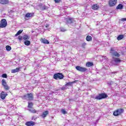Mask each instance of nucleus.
I'll use <instances>...</instances> for the list:
<instances>
[{
    "label": "nucleus",
    "mask_w": 126,
    "mask_h": 126,
    "mask_svg": "<svg viewBox=\"0 0 126 126\" xmlns=\"http://www.w3.org/2000/svg\"><path fill=\"white\" fill-rule=\"evenodd\" d=\"M116 112L117 113V114H116L117 115V116H120L121 114H122V113L124 112V109H118L117 110H116Z\"/></svg>",
    "instance_id": "obj_15"
},
{
    "label": "nucleus",
    "mask_w": 126,
    "mask_h": 126,
    "mask_svg": "<svg viewBox=\"0 0 126 126\" xmlns=\"http://www.w3.org/2000/svg\"><path fill=\"white\" fill-rule=\"evenodd\" d=\"M22 32H23V30H19L15 34V36H18V35H20Z\"/></svg>",
    "instance_id": "obj_28"
},
{
    "label": "nucleus",
    "mask_w": 126,
    "mask_h": 126,
    "mask_svg": "<svg viewBox=\"0 0 126 126\" xmlns=\"http://www.w3.org/2000/svg\"><path fill=\"white\" fill-rule=\"evenodd\" d=\"M19 40H20V41H22V36H19Z\"/></svg>",
    "instance_id": "obj_41"
},
{
    "label": "nucleus",
    "mask_w": 126,
    "mask_h": 126,
    "mask_svg": "<svg viewBox=\"0 0 126 126\" xmlns=\"http://www.w3.org/2000/svg\"><path fill=\"white\" fill-rule=\"evenodd\" d=\"M49 25H48V24H46L45 25V27L46 28H48V27H49Z\"/></svg>",
    "instance_id": "obj_43"
},
{
    "label": "nucleus",
    "mask_w": 126,
    "mask_h": 126,
    "mask_svg": "<svg viewBox=\"0 0 126 126\" xmlns=\"http://www.w3.org/2000/svg\"><path fill=\"white\" fill-rule=\"evenodd\" d=\"M55 2H60L61 1V0H55Z\"/></svg>",
    "instance_id": "obj_42"
},
{
    "label": "nucleus",
    "mask_w": 126,
    "mask_h": 126,
    "mask_svg": "<svg viewBox=\"0 0 126 126\" xmlns=\"http://www.w3.org/2000/svg\"><path fill=\"white\" fill-rule=\"evenodd\" d=\"M61 111L62 114H64V115H65V114H66V111H65V110L64 109H62Z\"/></svg>",
    "instance_id": "obj_33"
},
{
    "label": "nucleus",
    "mask_w": 126,
    "mask_h": 126,
    "mask_svg": "<svg viewBox=\"0 0 126 126\" xmlns=\"http://www.w3.org/2000/svg\"><path fill=\"white\" fill-rule=\"evenodd\" d=\"M6 51H10L11 50V47H10L9 45H7L6 46Z\"/></svg>",
    "instance_id": "obj_30"
},
{
    "label": "nucleus",
    "mask_w": 126,
    "mask_h": 126,
    "mask_svg": "<svg viewBox=\"0 0 126 126\" xmlns=\"http://www.w3.org/2000/svg\"><path fill=\"white\" fill-rule=\"evenodd\" d=\"M60 30L61 32H64V31H66V30L63 28H61Z\"/></svg>",
    "instance_id": "obj_34"
},
{
    "label": "nucleus",
    "mask_w": 126,
    "mask_h": 126,
    "mask_svg": "<svg viewBox=\"0 0 126 126\" xmlns=\"http://www.w3.org/2000/svg\"><path fill=\"white\" fill-rule=\"evenodd\" d=\"M76 69L78 70V71H80L81 72H85L88 70L87 68L84 67H81L80 66H76Z\"/></svg>",
    "instance_id": "obj_7"
},
{
    "label": "nucleus",
    "mask_w": 126,
    "mask_h": 126,
    "mask_svg": "<svg viewBox=\"0 0 126 126\" xmlns=\"http://www.w3.org/2000/svg\"><path fill=\"white\" fill-rule=\"evenodd\" d=\"M94 64L92 62H87L86 63V66L88 67H91V66H93Z\"/></svg>",
    "instance_id": "obj_19"
},
{
    "label": "nucleus",
    "mask_w": 126,
    "mask_h": 126,
    "mask_svg": "<svg viewBox=\"0 0 126 126\" xmlns=\"http://www.w3.org/2000/svg\"><path fill=\"white\" fill-rule=\"evenodd\" d=\"M26 126H35V122L33 121H30V122H27L25 124Z\"/></svg>",
    "instance_id": "obj_13"
},
{
    "label": "nucleus",
    "mask_w": 126,
    "mask_h": 126,
    "mask_svg": "<svg viewBox=\"0 0 126 126\" xmlns=\"http://www.w3.org/2000/svg\"><path fill=\"white\" fill-rule=\"evenodd\" d=\"M23 39L25 41H27V40H29L30 39V36H28V35L25 34L23 36Z\"/></svg>",
    "instance_id": "obj_21"
},
{
    "label": "nucleus",
    "mask_w": 126,
    "mask_h": 126,
    "mask_svg": "<svg viewBox=\"0 0 126 126\" xmlns=\"http://www.w3.org/2000/svg\"><path fill=\"white\" fill-rule=\"evenodd\" d=\"M28 110L31 112V113H32L33 114H35V113H36V110L33 109V108H31V109H29Z\"/></svg>",
    "instance_id": "obj_25"
},
{
    "label": "nucleus",
    "mask_w": 126,
    "mask_h": 126,
    "mask_svg": "<svg viewBox=\"0 0 126 126\" xmlns=\"http://www.w3.org/2000/svg\"><path fill=\"white\" fill-rule=\"evenodd\" d=\"M8 2V0H0V3L1 4H7Z\"/></svg>",
    "instance_id": "obj_16"
},
{
    "label": "nucleus",
    "mask_w": 126,
    "mask_h": 126,
    "mask_svg": "<svg viewBox=\"0 0 126 126\" xmlns=\"http://www.w3.org/2000/svg\"><path fill=\"white\" fill-rule=\"evenodd\" d=\"M122 39H124V35H123V34L119 35L117 37V40H118V41H120V40H122Z\"/></svg>",
    "instance_id": "obj_23"
},
{
    "label": "nucleus",
    "mask_w": 126,
    "mask_h": 126,
    "mask_svg": "<svg viewBox=\"0 0 126 126\" xmlns=\"http://www.w3.org/2000/svg\"><path fill=\"white\" fill-rule=\"evenodd\" d=\"M38 6L41 9V10H46V9H48V8H49L48 6L43 4L42 3H40L38 5Z\"/></svg>",
    "instance_id": "obj_10"
},
{
    "label": "nucleus",
    "mask_w": 126,
    "mask_h": 126,
    "mask_svg": "<svg viewBox=\"0 0 126 126\" xmlns=\"http://www.w3.org/2000/svg\"><path fill=\"white\" fill-rule=\"evenodd\" d=\"M32 16H34V13H28L25 15V17H27V18L32 17Z\"/></svg>",
    "instance_id": "obj_14"
},
{
    "label": "nucleus",
    "mask_w": 126,
    "mask_h": 126,
    "mask_svg": "<svg viewBox=\"0 0 126 126\" xmlns=\"http://www.w3.org/2000/svg\"><path fill=\"white\" fill-rule=\"evenodd\" d=\"M42 42L44 44H49L50 43L48 40L45 39L42 40Z\"/></svg>",
    "instance_id": "obj_29"
},
{
    "label": "nucleus",
    "mask_w": 126,
    "mask_h": 126,
    "mask_svg": "<svg viewBox=\"0 0 126 126\" xmlns=\"http://www.w3.org/2000/svg\"><path fill=\"white\" fill-rule=\"evenodd\" d=\"M49 115V111H45L44 112H43L41 116L42 117V118H46L47 117V115Z\"/></svg>",
    "instance_id": "obj_18"
},
{
    "label": "nucleus",
    "mask_w": 126,
    "mask_h": 126,
    "mask_svg": "<svg viewBox=\"0 0 126 126\" xmlns=\"http://www.w3.org/2000/svg\"><path fill=\"white\" fill-rule=\"evenodd\" d=\"M72 84V83L71 82H69V83H67V84H66V86H69L70 85H71Z\"/></svg>",
    "instance_id": "obj_35"
},
{
    "label": "nucleus",
    "mask_w": 126,
    "mask_h": 126,
    "mask_svg": "<svg viewBox=\"0 0 126 126\" xmlns=\"http://www.w3.org/2000/svg\"><path fill=\"white\" fill-rule=\"evenodd\" d=\"M117 73H118V71L111 72L110 73V74H111V75H112L113 76H114V74H117Z\"/></svg>",
    "instance_id": "obj_31"
},
{
    "label": "nucleus",
    "mask_w": 126,
    "mask_h": 126,
    "mask_svg": "<svg viewBox=\"0 0 126 126\" xmlns=\"http://www.w3.org/2000/svg\"><path fill=\"white\" fill-rule=\"evenodd\" d=\"M19 69H20V68H16V69H12L11 70V73H15V72H18V71H19Z\"/></svg>",
    "instance_id": "obj_20"
},
{
    "label": "nucleus",
    "mask_w": 126,
    "mask_h": 126,
    "mask_svg": "<svg viewBox=\"0 0 126 126\" xmlns=\"http://www.w3.org/2000/svg\"><path fill=\"white\" fill-rule=\"evenodd\" d=\"M0 98L2 99V100H4L5 99V97L7 96V93H4V92H2L0 93Z\"/></svg>",
    "instance_id": "obj_11"
},
{
    "label": "nucleus",
    "mask_w": 126,
    "mask_h": 126,
    "mask_svg": "<svg viewBox=\"0 0 126 126\" xmlns=\"http://www.w3.org/2000/svg\"><path fill=\"white\" fill-rule=\"evenodd\" d=\"M108 97V95L105 93H101L98 94L97 95H96L94 99L95 100H102V99H105V98H107Z\"/></svg>",
    "instance_id": "obj_2"
},
{
    "label": "nucleus",
    "mask_w": 126,
    "mask_h": 126,
    "mask_svg": "<svg viewBox=\"0 0 126 126\" xmlns=\"http://www.w3.org/2000/svg\"><path fill=\"white\" fill-rule=\"evenodd\" d=\"M2 77H3V78H6V77H7V75L6 73L3 74L2 75Z\"/></svg>",
    "instance_id": "obj_32"
},
{
    "label": "nucleus",
    "mask_w": 126,
    "mask_h": 126,
    "mask_svg": "<svg viewBox=\"0 0 126 126\" xmlns=\"http://www.w3.org/2000/svg\"><path fill=\"white\" fill-rule=\"evenodd\" d=\"M23 100H27V101H32L33 100V94L32 93L27 94L22 96H21Z\"/></svg>",
    "instance_id": "obj_1"
},
{
    "label": "nucleus",
    "mask_w": 126,
    "mask_h": 126,
    "mask_svg": "<svg viewBox=\"0 0 126 126\" xmlns=\"http://www.w3.org/2000/svg\"><path fill=\"white\" fill-rule=\"evenodd\" d=\"M117 9H123L124 6L122 4H119L116 7Z\"/></svg>",
    "instance_id": "obj_22"
},
{
    "label": "nucleus",
    "mask_w": 126,
    "mask_h": 126,
    "mask_svg": "<svg viewBox=\"0 0 126 126\" xmlns=\"http://www.w3.org/2000/svg\"><path fill=\"white\" fill-rule=\"evenodd\" d=\"M122 62V60L119 58L113 57L112 63L114 65H118L120 63Z\"/></svg>",
    "instance_id": "obj_5"
},
{
    "label": "nucleus",
    "mask_w": 126,
    "mask_h": 126,
    "mask_svg": "<svg viewBox=\"0 0 126 126\" xmlns=\"http://www.w3.org/2000/svg\"><path fill=\"white\" fill-rule=\"evenodd\" d=\"M108 84H109V85H112V84H113V81L108 82Z\"/></svg>",
    "instance_id": "obj_39"
},
{
    "label": "nucleus",
    "mask_w": 126,
    "mask_h": 126,
    "mask_svg": "<svg viewBox=\"0 0 126 126\" xmlns=\"http://www.w3.org/2000/svg\"><path fill=\"white\" fill-rule=\"evenodd\" d=\"M86 40L88 41V42H89V41L92 40V37H91V36H90V35H88L86 37Z\"/></svg>",
    "instance_id": "obj_24"
},
{
    "label": "nucleus",
    "mask_w": 126,
    "mask_h": 126,
    "mask_svg": "<svg viewBox=\"0 0 126 126\" xmlns=\"http://www.w3.org/2000/svg\"><path fill=\"white\" fill-rule=\"evenodd\" d=\"M6 26H7V22L5 19H2L1 20L0 24V28H4Z\"/></svg>",
    "instance_id": "obj_6"
},
{
    "label": "nucleus",
    "mask_w": 126,
    "mask_h": 126,
    "mask_svg": "<svg viewBox=\"0 0 126 126\" xmlns=\"http://www.w3.org/2000/svg\"><path fill=\"white\" fill-rule=\"evenodd\" d=\"M63 77H64L63 74L61 73H57L53 75V78H54V79H56V80H58L59 79H63Z\"/></svg>",
    "instance_id": "obj_4"
},
{
    "label": "nucleus",
    "mask_w": 126,
    "mask_h": 126,
    "mask_svg": "<svg viewBox=\"0 0 126 126\" xmlns=\"http://www.w3.org/2000/svg\"><path fill=\"white\" fill-rule=\"evenodd\" d=\"M121 21H126V18H122V19H121Z\"/></svg>",
    "instance_id": "obj_40"
},
{
    "label": "nucleus",
    "mask_w": 126,
    "mask_h": 126,
    "mask_svg": "<svg viewBox=\"0 0 126 126\" xmlns=\"http://www.w3.org/2000/svg\"><path fill=\"white\" fill-rule=\"evenodd\" d=\"M110 54L111 56H113L114 57H116L117 58H120L121 55L117 52V51L115 50V49L112 47L110 49Z\"/></svg>",
    "instance_id": "obj_3"
},
{
    "label": "nucleus",
    "mask_w": 126,
    "mask_h": 126,
    "mask_svg": "<svg viewBox=\"0 0 126 126\" xmlns=\"http://www.w3.org/2000/svg\"><path fill=\"white\" fill-rule=\"evenodd\" d=\"M118 0H109L108 4L109 6H114L115 4H117Z\"/></svg>",
    "instance_id": "obj_9"
},
{
    "label": "nucleus",
    "mask_w": 126,
    "mask_h": 126,
    "mask_svg": "<svg viewBox=\"0 0 126 126\" xmlns=\"http://www.w3.org/2000/svg\"><path fill=\"white\" fill-rule=\"evenodd\" d=\"M24 44H25V45H26V46H29V45H30V44H31L30 41H29V40H26L24 42Z\"/></svg>",
    "instance_id": "obj_26"
},
{
    "label": "nucleus",
    "mask_w": 126,
    "mask_h": 126,
    "mask_svg": "<svg viewBox=\"0 0 126 126\" xmlns=\"http://www.w3.org/2000/svg\"><path fill=\"white\" fill-rule=\"evenodd\" d=\"M92 8L94 9V10H97L98 8H99V6L97 4H93L92 6Z\"/></svg>",
    "instance_id": "obj_17"
},
{
    "label": "nucleus",
    "mask_w": 126,
    "mask_h": 126,
    "mask_svg": "<svg viewBox=\"0 0 126 126\" xmlns=\"http://www.w3.org/2000/svg\"><path fill=\"white\" fill-rule=\"evenodd\" d=\"M2 85L3 86L4 89L5 90H9L10 88L8 85H7V84L6 83V81L4 79L2 80Z\"/></svg>",
    "instance_id": "obj_8"
},
{
    "label": "nucleus",
    "mask_w": 126,
    "mask_h": 126,
    "mask_svg": "<svg viewBox=\"0 0 126 126\" xmlns=\"http://www.w3.org/2000/svg\"><path fill=\"white\" fill-rule=\"evenodd\" d=\"M33 107V102H28V108H32Z\"/></svg>",
    "instance_id": "obj_27"
},
{
    "label": "nucleus",
    "mask_w": 126,
    "mask_h": 126,
    "mask_svg": "<svg viewBox=\"0 0 126 126\" xmlns=\"http://www.w3.org/2000/svg\"><path fill=\"white\" fill-rule=\"evenodd\" d=\"M73 22V20L71 18H68L67 19H66V23L67 25L68 24H71Z\"/></svg>",
    "instance_id": "obj_12"
},
{
    "label": "nucleus",
    "mask_w": 126,
    "mask_h": 126,
    "mask_svg": "<svg viewBox=\"0 0 126 126\" xmlns=\"http://www.w3.org/2000/svg\"><path fill=\"white\" fill-rule=\"evenodd\" d=\"M117 114H118V113L117 112V110H116V111H115V112L113 113V115H114L115 117H117Z\"/></svg>",
    "instance_id": "obj_36"
},
{
    "label": "nucleus",
    "mask_w": 126,
    "mask_h": 126,
    "mask_svg": "<svg viewBox=\"0 0 126 126\" xmlns=\"http://www.w3.org/2000/svg\"><path fill=\"white\" fill-rule=\"evenodd\" d=\"M102 59L103 60H108V58H107L106 56H102Z\"/></svg>",
    "instance_id": "obj_38"
},
{
    "label": "nucleus",
    "mask_w": 126,
    "mask_h": 126,
    "mask_svg": "<svg viewBox=\"0 0 126 126\" xmlns=\"http://www.w3.org/2000/svg\"><path fill=\"white\" fill-rule=\"evenodd\" d=\"M86 46V43L84 42L82 44V47L85 48V46Z\"/></svg>",
    "instance_id": "obj_37"
}]
</instances>
